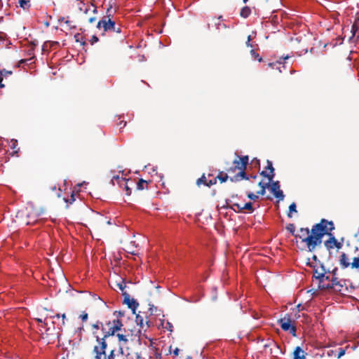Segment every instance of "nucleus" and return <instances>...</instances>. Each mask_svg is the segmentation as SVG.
Instances as JSON below:
<instances>
[{"label": "nucleus", "mask_w": 359, "mask_h": 359, "mask_svg": "<svg viewBox=\"0 0 359 359\" xmlns=\"http://www.w3.org/2000/svg\"><path fill=\"white\" fill-rule=\"evenodd\" d=\"M97 28L100 30H102V35L106 33L110 34H116L118 36L119 39H123L124 35H121V28L119 26L116 25L115 20L114 19V15L112 11V7L110 6L106 11V15L98 21L97 24Z\"/></svg>", "instance_id": "obj_1"}, {"label": "nucleus", "mask_w": 359, "mask_h": 359, "mask_svg": "<svg viewBox=\"0 0 359 359\" xmlns=\"http://www.w3.org/2000/svg\"><path fill=\"white\" fill-rule=\"evenodd\" d=\"M311 229L317 247L322 243L323 236H330L331 231L334 229V226L332 221L329 222L325 219H322L320 223L314 224Z\"/></svg>", "instance_id": "obj_2"}, {"label": "nucleus", "mask_w": 359, "mask_h": 359, "mask_svg": "<svg viewBox=\"0 0 359 359\" xmlns=\"http://www.w3.org/2000/svg\"><path fill=\"white\" fill-rule=\"evenodd\" d=\"M249 158L248 156H237V158H236L233 163L234 165L233 167H231L229 169H227V172L229 173L234 172L236 170H238V172L233 176V177H230V180L231 182H237L241 180L245 179L248 180L249 177L247 176L245 170L247 168V165L248 164Z\"/></svg>", "instance_id": "obj_3"}, {"label": "nucleus", "mask_w": 359, "mask_h": 359, "mask_svg": "<svg viewBox=\"0 0 359 359\" xmlns=\"http://www.w3.org/2000/svg\"><path fill=\"white\" fill-rule=\"evenodd\" d=\"M294 237L300 238L302 242L305 243L309 252H313L316 249V245L313 234L312 233V229L309 230L308 228H301L299 231V233H296Z\"/></svg>", "instance_id": "obj_4"}, {"label": "nucleus", "mask_w": 359, "mask_h": 359, "mask_svg": "<svg viewBox=\"0 0 359 359\" xmlns=\"http://www.w3.org/2000/svg\"><path fill=\"white\" fill-rule=\"evenodd\" d=\"M104 325V327H102L103 336L102 337L106 341L110 337L114 336L116 332L121 331L123 326L120 319L109 320Z\"/></svg>", "instance_id": "obj_5"}, {"label": "nucleus", "mask_w": 359, "mask_h": 359, "mask_svg": "<svg viewBox=\"0 0 359 359\" xmlns=\"http://www.w3.org/2000/svg\"><path fill=\"white\" fill-rule=\"evenodd\" d=\"M93 334L97 341V345H95L93 349L94 359H102V357L105 356L106 348L107 347V341L98 336L95 331H93Z\"/></svg>", "instance_id": "obj_6"}, {"label": "nucleus", "mask_w": 359, "mask_h": 359, "mask_svg": "<svg viewBox=\"0 0 359 359\" xmlns=\"http://www.w3.org/2000/svg\"><path fill=\"white\" fill-rule=\"evenodd\" d=\"M278 324L284 331H288L292 336L296 337L297 328L294 320H292L291 314H285V316L278 320Z\"/></svg>", "instance_id": "obj_7"}, {"label": "nucleus", "mask_w": 359, "mask_h": 359, "mask_svg": "<svg viewBox=\"0 0 359 359\" xmlns=\"http://www.w3.org/2000/svg\"><path fill=\"white\" fill-rule=\"evenodd\" d=\"M271 184H269L270 191L274 195V196L278 198L279 201L284 199V194L282 190H280V182L278 181H271Z\"/></svg>", "instance_id": "obj_8"}, {"label": "nucleus", "mask_w": 359, "mask_h": 359, "mask_svg": "<svg viewBox=\"0 0 359 359\" xmlns=\"http://www.w3.org/2000/svg\"><path fill=\"white\" fill-rule=\"evenodd\" d=\"M267 165L266 166V169L269 170V172H267L266 170H263L260 172V175L264 177H266L269 182H271L275 176L274 173V168L273 167L272 162L269 160L266 161Z\"/></svg>", "instance_id": "obj_9"}, {"label": "nucleus", "mask_w": 359, "mask_h": 359, "mask_svg": "<svg viewBox=\"0 0 359 359\" xmlns=\"http://www.w3.org/2000/svg\"><path fill=\"white\" fill-rule=\"evenodd\" d=\"M331 283L327 285L326 288L334 289L336 291L341 292L343 287L342 280H339L338 277L332 276L330 279Z\"/></svg>", "instance_id": "obj_10"}, {"label": "nucleus", "mask_w": 359, "mask_h": 359, "mask_svg": "<svg viewBox=\"0 0 359 359\" xmlns=\"http://www.w3.org/2000/svg\"><path fill=\"white\" fill-rule=\"evenodd\" d=\"M121 333L118 332L116 337H118V344L126 345L129 341V337L133 336L129 330H126L125 328L121 330Z\"/></svg>", "instance_id": "obj_11"}, {"label": "nucleus", "mask_w": 359, "mask_h": 359, "mask_svg": "<svg viewBox=\"0 0 359 359\" xmlns=\"http://www.w3.org/2000/svg\"><path fill=\"white\" fill-rule=\"evenodd\" d=\"M307 265L314 269V277L318 279L320 283H323L325 277V273H327L324 266L321 264V270L319 271L317 269H315L316 266L309 261L307 262Z\"/></svg>", "instance_id": "obj_12"}, {"label": "nucleus", "mask_w": 359, "mask_h": 359, "mask_svg": "<svg viewBox=\"0 0 359 359\" xmlns=\"http://www.w3.org/2000/svg\"><path fill=\"white\" fill-rule=\"evenodd\" d=\"M124 297L123 303L126 304L128 308L131 309L133 313H135V309L139 306V304L134 299H130V294L127 292H123Z\"/></svg>", "instance_id": "obj_13"}, {"label": "nucleus", "mask_w": 359, "mask_h": 359, "mask_svg": "<svg viewBox=\"0 0 359 359\" xmlns=\"http://www.w3.org/2000/svg\"><path fill=\"white\" fill-rule=\"evenodd\" d=\"M135 322L137 325L140 326V329L144 330V331H146L147 329L150 327L149 321L146 320L144 323V317L140 313L136 314Z\"/></svg>", "instance_id": "obj_14"}, {"label": "nucleus", "mask_w": 359, "mask_h": 359, "mask_svg": "<svg viewBox=\"0 0 359 359\" xmlns=\"http://www.w3.org/2000/svg\"><path fill=\"white\" fill-rule=\"evenodd\" d=\"M339 264L343 269H346L349 266L353 269V262H348V258L344 252L341 253L339 256Z\"/></svg>", "instance_id": "obj_15"}, {"label": "nucleus", "mask_w": 359, "mask_h": 359, "mask_svg": "<svg viewBox=\"0 0 359 359\" xmlns=\"http://www.w3.org/2000/svg\"><path fill=\"white\" fill-rule=\"evenodd\" d=\"M121 187H123L126 190V194L130 196L132 192L130 186L134 184V182L130 180H121Z\"/></svg>", "instance_id": "obj_16"}, {"label": "nucleus", "mask_w": 359, "mask_h": 359, "mask_svg": "<svg viewBox=\"0 0 359 359\" xmlns=\"http://www.w3.org/2000/svg\"><path fill=\"white\" fill-rule=\"evenodd\" d=\"M329 236H330L329 239L324 243V245H325V248L330 250L334 248V246L336 245L337 239L332 233H330Z\"/></svg>", "instance_id": "obj_17"}, {"label": "nucleus", "mask_w": 359, "mask_h": 359, "mask_svg": "<svg viewBox=\"0 0 359 359\" xmlns=\"http://www.w3.org/2000/svg\"><path fill=\"white\" fill-rule=\"evenodd\" d=\"M293 359H305L304 351L299 346L295 348L293 352Z\"/></svg>", "instance_id": "obj_18"}, {"label": "nucleus", "mask_w": 359, "mask_h": 359, "mask_svg": "<svg viewBox=\"0 0 359 359\" xmlns=\"http://www.w3.org/2000/svg\"><path fill=\"white\" fill-rule=\"evenodd\" d=\"M270 183H271V182H269V181L266 183L263 182L262 181H260L258 183V186L261 188V189L257 191V194L264 196L266 193V189L269 187Z\"/></svg>", "instance_id": "obj_19"}, {"label": "nucleus", "mask_w": 359, "mask_h": 359, "mask_svg": "<svg viewBox=\"0 0 359 359\" xmlns=\"http://www.w3.org/2000/svg\"><path fill=\"white\" fill-rule=\"evenodd\" d=\"M359 30V15L358 16L355 18L353 25H352V27H351V33H352V36H351V39L354 37L356 32Z\"/></svg>", "instance_id": "obj_20"}, {"label": "nucleus", "mask_w": 359, "mask_h": 359, "mask_svg": "<svg viewBox=\"0 0 359 359\" xmlns=\"http://www.w3.org/2000/svg\"><path fill=\"white\" fill-rule=\"evenodd\" d=\"M346 350L343 348H339L337 350H331L327 352L328 355H331L333 353H337V358H340L341 356H343L345 354Z\"/></svg>", "instance_id": "obj_21"}, {"label": "nucleus", "mask_w": 359, "mask_h": 359, "mask_svg": "<svg viewBox=\"0 0 359 359\" xmlns=\"http://www.w3.org/2000/svg\"><path fill=\"white\" fill-rule=\"evenodd\" d=\"M212 20L213 21V22H214V24L216 26L217 29H219L221 27L222 28H226V27L225 24L221 23V21L222 20V15L219 16L217 18H213L212 19Z\"/></svg>", "instance_id": "obj_22"}, {"label": "nucleus", "mask_w": 359, "mask_h": 359, "mask_svg": "<svg viewBox=\"0 0 359 359\" xmlns=\"http://www.w3.org/2000/svg\"><path fill=\"white\" fill-rule=\"evenodd\" d=\"M251 14V9L248 6H244L240 11V15L243 18H247Z\"/></svg>", "instance_id": "obj_23"}, {"label": "nucleus", "mask_w": 359, "mask_h": 359, "mask_svg": "<svg viewBox=\"0 0 359 359\" xmlns=\"http://www.w3.org/2000/svg\"><path fill=\"white\" fill-rule=\"evenodd\" d=\"M75 40L76 42H79L81 46H85L87 45L84 37L81 34H76L74 36Z\"/></svg>", "instance_id": "obj_24"}, {"label": "nucleus", "mask_w": 359, "mask_h": 359, "mask_svg": "<svg viewBox=\"0 0 359 359\" xmlns=\"http://www.w3.org/2000/svg\"><path fill=\"white\" fill-rule=\"evenodd\" d=\"M19 4L24 10H29L31 6L29 0H19Z\"/></svg>", "instance_id": "obj_25"}, {"label": "nucleus", "mask_w": 359, "mask_h": 359, "mask_svg": "<svg viewBox=\"0 0 359 359\" xmlns=\"http://www.w3.org/2000/svg\"><path fill=\"white\" fill-rule=\"evenodd\" d=\"M147 182L146 180H144L143 179H140L138 182L137 183V189L138 190H143L147 188Z\"/></svg>", "instance_id": "obj_26"}, {"label": "nucleus", "mask_w": 359, "mask_h": 359, "mask_svg": "<svg viewBox=\"0 0 359 359\" xmlns=\"http://www.w3.org/2000/svg\"><path fill=\"white\" fill-rule=\"evenodd\" d=\"M217 180H219L221 183L225 182L228 178L229 176L227 174L224 173L223 172H220L219 174L216 177Z\"/></svg>", "instance_id": "obj_27"}, {"label": "nucleus", "mask_w": 359, "mask_h": 359, "mask_svg": "<svg viewBox=\"0 0 359 359\" xmlns=\"http://www.w3.org/2000/svg\"><path fill=\"white\" fill-rule=\"evenodd\" d=\"M121 180H126V178H123L122 177H120L119 175H114L111 178V183L113 185L115 184L116 182L117 184H118L120 187H121Z\"/></svg>", "instance_id": "obj_28"}, {"label": "nucleus", "mask_w": 359, "mask_h": 359, "mask_svg": "<svg viewBox=\"0 0 359 359\" xmlns=\"http://www.w3.org/2000/svg\"><path fill=\"white\" fill-rule=\"evenodd\" d=\"M208 180H207L205 174H203L202 176L198 178L196 181V184L199 187L201 184H204L206 186V184L208 183Z\"/></svg>", "instance_id": "obj_29"}, {"label": "nucleus", "mask_w": 359, "mask_h": 359, "mask_svg": "<svg viewBox=\"0 0 359 359\" xmlns=\"http://www.w3.org/2000/svg\"><path fill=\"white\" fill-rule=\"evenodd\" d=\"M296 208H297V206H296L295 203H292L290 205V206H289V212L287 213V217H292V212H297Z\"/></svg>", "instance_id": "obj_30"}, {"label": "nucleus", "mask_w": 359, "mask_h": 359, "mask_svg": "<svg viewBox=\"0 0 359 359\" xmlns=\"http://www.w3.org/2000/svg\"><path fill=\"white\" fill-rule=\"evenodd\" d=\"M231 209L237 212H243V205H240L239 203H233L232 206H231Z\"/></svg>", "instance_id": "obj_31"}, {"label": "nucleus", "mask_w": 359, "mask_h": 359, "mask_svg": "<svg viewBox=\"0 0 359 359\" xmlns=\"http://www.w3.org/2000/svg\"><path fill=\"white\" fill-rule=\"evenodd\" d=\"M104 326L105 325L102 322L97 321L95 323L92 325V328L95 330L101 329V330L102 331V327H104Z\"/></svg>", "instance_id": "obj_32"}, {"label": "nucleus", "mask_w": 359, "mask_h": 359, "mask_svg": "<svg viewBox=\"0 0 359 359\" xmlns=\"http://www.w3.org/2000/svg\"><path fill=\"white\" fill-rule=\"evenodd\" d=\"M116 351L115 349H112L109 354L108 355H106L102 357V359H115V357L116 356Z\"/></svg>", "instance_id": "obj_33"}, {"label": "nucleus", "mask_w": 359, "mask_h": 359, "mask_svg": "<svg viewBox=\"0 0 359 359\" xmlns=\"http://www.w3.org/2000/svg\"><path fill=\"white\" fill-rule=\"evenodd\" d=\"M247 210L250 212H252L254 211L252 203L251 202L246 203L244 205H243V210Z\"/></svg>", "instance_id": "obj_34"}, {"label": "nucleus", "mask_w": 359, "mask_h": 359, "mask_svg": "<svg viewBox=\"0 0 359 359\" xmlns=\"http://www.w3.org/2000/svg\"><path fill=\"white\" fill-rule=\"evenodd\" d=\"M286 229L290 231L292 236H295V226L294 224H289L287 226H286Z\"/></svg>", "instance_id": "obj_35"}, {"label": "nucleus", "mask_w": 359, "mask_h": 359, "mask_svg": "<svg viewBox=\"0 0 359 359\" xmlns=\"http://www.w3.org/2000/svg\"><path fill=\"white\" fill-rule=\"evenodd\" d=\"M250 54L252 55V57L255 59V60H257L259 62H262V58L259 55L258 53H257L254 49H252L250 50Z\"/></svg>", "instance_id": "obj_36"}, {"label": "nucleus", "mask_w": 359, "mask_h": 359, "mask_svg": "<svg viewBox=\"0 0 359 359\" xmlns=\"http://www.w3.org/2000/svg\"><path fill=\"white\" fill-rule=\"evenodd\" d=\"M79 318L82 320L83 323H85L88 319V314L86 311H82L79 316Z\"/></svg>", "instance_id": "obj_37"}, {"label": "nucleus", "mask_w": 359, "mask_h": 359, "mask_svg": "<svg viewBox=\"0 0 359 359\" xmlns=\"http://www.w3.org/2000/svg\"><path fill=\"white\" fill-rule=\"evenodd\" d=\"M116 286H117L123 292H125L123 290L126 287V284L123 279L121 278V281L120 283H116Z\"/></svg>", "instance_id": "obj_38"}, {"label": "nucleus", "mask_w": 359, "mask_h": 359, "mask_svg": "<svg viewBox=\"0 0 359 359\" xmlns=\"http://www.w3.org/2000/svg\"><path fill=\"white\" fill-rule=\"evenodd\" d=\"M65 24L70 29H75L76 25L74 24L73 21L69 20L68 19L65 21Z\"/></svg>", "instance_id": "obj_39"}, {"label": "nucleus", "mask_w": 359, "mask_h": 359, "mask_svg": "<svg viewBox=\"0 0 359 359\" xmlns=\"http://www.w3.org/2000/svg\"><path fill=\"white\" fill-rule=\"evenodd\" d=\"M17 147H18V142H17V140H12L11 148L14 150L13 152L15 154H17L18 150H19V148L17 149Z\"/></svg>", "instance_id": "obj_40"}, {"label": "nucleus", "mask_w": 359, "mask_h": 359, "mask_svg": "<svg viewBox=\"0 0 359 359\" xmlns=\"http://www.w3.org/2000/svg\"><path fill=\"white\" fill-rule=\"evenodd\" d=\"M353 269H356L359 272V259H353Z\"/></svg>", "instance_id": "obj_41"}, {"label": "nucleus", "mask_w": 359, "mask_h": 359, "mask_svg": "<svg viewBox=\"0 0 359 359\" xmlns=\"http://www.w3.org/2000/svg\"><path fill=\"white\" fill-rule=\"evenodd\" d=\"M55 317H56L57 318H60L61 317L62 320V325L64 326L65 325V319H66L65 313H63L62 315L57 313L55 316H53V318H55Z\"/></svg>", "instance_id": "obj_42"}, {"label": "nucleus", "mask_w": 359, "mask_h": 359, "mask_svg": "<svg viewBox=\"0 0 359 359\" xmlns=\"http://www.w3.org/2000/svg\"><path fill=\"white\" fill-rule=\"evenodd\" d=\"M123 346L124 345L118 344V348L117 351L116 352V355H123Z\"/></svg>", "instance_id": "obj_43"}, {"label": "nucleus", "mask_w": 359, "mask_h": 359, "mask_svg": "<svg viewBox=\"0 0 359 359\" xmlns=\"http://www.w3.org/2000/svg\"><path fill=\"white\" fill-rule=\"evenodd\" d=\"M248 197L252 201H256L258 198V196L252 192L248 194Z\"/></svg>", "instance_id": "obj_44"}, {"label": "nucleus", "mask_w": 359, "mask_h": 359, "mask_svg": "<svg viewBox=\"0 0 359 359\" xmlns=\"http://www.w3.org/2000/svg\"><path fill=\"white\" fill-rule=\"evenodd\" d=\"M217 183V178H214L213 180H208L206 184V187H210L212 185L215 184Z\"/></svg>", "instance_id": "obj_45"}, {"label": "nucleus", "mask_w": 359, "mask_h": 359, "mask_svg": "<svg viewBox=\"0 0 359 359\" xmlns=\"http://www.w3.org/2000/svg\"><path fill=\"white\" fill-rule=\"evenodd\" d=\"M114 315L116 316V319H119V318L123 317L124 316V313L123 311H114Z\"/></svg>", "instance_id": "obj_46"}, {"label": "nucleus", "mask_w": 359, "mask_h": 359, "mask_svg": "<svg viewBox=\"0 0 359 359\" xmlns=\"http://www.w3.org/2000/svg\"><path fill=\"white\" fill-rule=\"evenodd\" d=\"M98 38L97 36L95 35H93L92 36L90 40V43L91 45H93L95 43L97 42L98 41Z\"/></svg>", "instance_id": "obj_47"}, {"label": "nucleus", "mask_w": 359, "mask_h": 359, "mask_svg": "<svg viewBox=\"0 0 359 359\" xmlns=\"http://www.w3.org/2000/svg\"><path fill=\"white\" fill-rule=\"evenodd\" d=\"M3 72L0 71V88L5 87V84L3 83Z\"/></svg>", "instance_id": "obj_48"}, {"label": "nucleus", "mask_w": 359, "mask_h": 359, "mask_svg": "<svg viewBox=\"0 0 359 359\" xmlns=\"http://www.w3.org/2000/svg\"><path fill=\"white\" fill-rule=\"evenodd\" d=\"M165 328L168 330L170 332H172L173 325L171 323L167 322Z\"/></svg>", "instance_id": "obj_49"}, {"label": "nucleus", "mask_w": 359, "mask_h": 359, "mask_svg": "<svg viewBox=\"0 0 359 359\" xmlns=\"http://www.w3.org/2000/svg\"><path fill=\"white\" fill-rule=\"evenodd\" d=\"M338 269L337 267L334 268L332 271H327V272L332 273V276H337Z\"/></svg>", "instance_id": "obj_50"}, {"label": "nucleus", "mask_w": 359, "mask_h": 359, "mask_svg": "<svg viewBox=\"0 0 359 359\" xmlns=\"http://www.w3.org/2000/svg\"><path fill=\"white\" fill-rule=\"evenodd\" d=\"M74 201H75L74 194L72 193V195H71V198L68 199V200H66V202L67 203H69L70 204H72Z\"/></svg>", "instance_id": "obj_51"}, {"label": "nucleus", "mask_w": 359, "mask_h": 359, "mask_svg": "<svg viewBox=\"0 0 359 359\" xmlns=\"http://www.w3.org/2000/svg\"><path fill=\"white\" fill-rule=\"evenodd\" d=\"M1 72H3V77L4 76H6L7 75H10L12 74V72L11 71H6L5 69L4 70H0Z\"/></svg>", "instance_id": "obj_52"}, {"label": "nucleus", "mask_w": 359, "mask_h": 359, "mask_svg": "<svg viewBox=\"0 0 359 359\" xmlns=\"http://www.w3.org/2000/svg\"><path fill=\"white\" fill-rule=\"evenodd\" d=\"M250 41H251V36L249 35L248 36V39H247V41H246V46L248 47H252V44L250 43Z\"/></svg>", "instance_id": "obj_53"}, {"label": "nucleus", "mask_w": 359, "mask_h": 359, "mask_svg": "<svg viewBox=\"0 0 359 359\" xmlns=\"http://www.w3.org/2000/svg\"><path fill=\"white\" fill-rule=\"evenodd\" d=\"M341 247H342V244L337 241V243H336V245L334 246V248H336L339 250V249H341Z\"/></svg>", "instance_id": "obj_54"}, {"label": "nucleus", "mask_w": 359, "mask_h": 359, "mask_svg": "<svg viewBox=\"0 0 359 359\" xmlns=\"http://www.w3.org/2000/svg\"><path fill=\"white\" fill-rule=\"evenodd\" d=\"M179 352H180V349L178 348H176L174 351H173V354L175 355V356H177L179 355Z\"/></svg>", "instance_id": "obj_55"}, {"label": "nucleus", "mask_w": 359, "mask_h": 359, "mask_svg": "<svg viewBox=\"0 0 359 359\" xmlns=\"http://www.w3.org/2000/svg\"><path fill=\"white\" fill-rule=\"evenodd\" d=\"M96 20V18L95 17H91L88 19V22L89 23H93Z\"/></svg>", "instance_id": "obj_56"}, {"label": "nucleus", "mask_w": 359, "mask_h": 359, "mask_svg": "<svg viewBox=\"0 0 359 359\" xmlns=\"http://www.w3.org/2000/svg\"><path fill=\"white\" fill-rule=\"evenodd\" d=\"M67 19H66L65 17H60L59 19H58V22H64L65 23V21L67 20Z\"/></svg>", "instance_id": "obj_57"}, {"label": "nucleus", "mask_w": 359, "mask_h": 359, "mask_svg": "<svg viewBox=\"0 0 359 359\" xmlns=\"http://www.w3.org/2000/svg\"><path fill=\"white\" fill-rule=\"evenodd\" d=\"M297 308L298 309V311H302L304 309V308L303 306H302L301 304H299L297 306Z\"/></svg>", "instance_id": "obj_58"}, {"label": "nucleus", "mask_w": 359, "mask_h": 359, "mask_svg": "<svg viewBox=\"0 0 359 359\" xmlns=\"http://www.w3.org/2000/svg\"><path fill=\"white\" fill-rule=\"evenodd\" d=\"M6 35L4 33H0V41H4L5 39Z\"/></svg>", "instance_id": "obj_59"}, {"label": "nucleus", "mask_w": 359, "mask_h": 359, "mask_svg": "<svg viewBox=\"0 0 359 359\" xmlns=\"http://www.w3.org/2000/svg\"><path fill=\"white\" fill-rule=\"evenodd\" d=\"M330 279H331V278L329 276H325V277L324 278V280H329V281H330Z\"/></svg>", "instance_id": "obj_60"}, {"label": "nucleus", "mask_w": 359, "mask_h": 359, "mask_svg": "<svg viewBox=\"0 0 359 359\" xmlns=\"http://www.w3.org/2000/svg\"><path fill=\"white\" fill-rule=\"evenodd\" d=\"M312 259H313V260H314V261H316V262L318 260V257H317V256H316V255H313Z\"/></svg>", "instance_id": "obj_61"}, {"label": "nucleus", "mask_w": 359, "mask_h": 359, "mask_svg": "<svg viewBox=\"0 0 359 359\" xmlns=\"http://www.w3.org/2000/svg\"><path fill=\"white\" fill-rule=\"evenodd\" d=\"M135 359H144V358L140 357L138 354H136Z\"/></svg>", "instance_id": "obj_62"}, {"label": "nucleus", "mask_w": 359, "mask_h": 359, "mask_svg": "<svg viewBox=\"0 0 359 359\" xmlns=\"http://www.w3.org/2000/svg\"><path fill=\"white\" fill-rule=\"evenodd\" d=\"M273 65H274V63H272V62L268 64V66L270 67H273Z\"/></svg>", "instance_id": "obj_63"}, {"label": "nucleus", "mask_w": 359, "mask_h": 359, "mask_svg": "<svg viewBox=\"0 0 359 359\" xmlns=\"http://www.w3.org/2000/svg\"><path fill=\"white\" fill-rule=\"evenodd\" d=\"M251 177H252V179H256V178H257V175H252V176H251Z\"/></svg>", "instance_id": "obj_64"}]
</instances>
